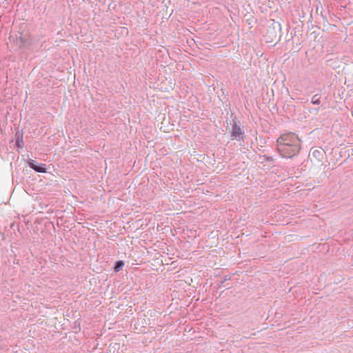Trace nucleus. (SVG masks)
Masks as SVG:
<instances>
[{"label": "nucleus", "mask_w": 353, "mask_h": 353, "mask_svg": "<svg viewBox=\"0 0 353 353\" xmlns=\"http://www.w3.org/2000/svg\"><path fill=\"white\" fill-rule=\"evenodd\" d=\"M28 164L30 168L33 169L37 172L46 173L47 172L46 165L44 163H39L32 159L28 160Z\"/></svg>", "instance_id": "1"}, {"label": "nucleus", "mask_w": 353, "mask_h": 353, "mask_svg": "<svg viewBox=\"0 0 353 353\" xmlns=\"http://www.w3.org/2000/svg\"><path fill=\"white\" fill-rule=\"evenodd\" d=\"M231 136L233 139L241 140L243 138V132L239 125L234 123L232 128Z\"/></svg>", "instance_id": "2"}, {"label": "nucleus", "mask_w": 353, "mask_h": 353, "mask_svg": "<svg viewBox=\"0 0 353 353\" xmlns=\"http://www.w3.org/2000/svg\"><path fill=\"white\" fill-rule=\"evenodd\" d=\"M268 32L271 34L269 37L268 35L265 36V41L268 43H276L277 41V35L274 30H268Z\"/></svg>", "instance_id": "3"}, {"label": "nucleus", "mask_w": 353, "mask_h": 353, "mask_svg": "<svg viewBox=\"0 0 353 353\" xmlns=\"http://www.w3.org/2000/svg\"><path fill=\"white\" fill-rule=\"evenodd\" d=\"M16 145L19 148H23V136L21 134L17 133L16 134Z\"/></svg>", "instance_id": "4"}, {"label": "nucleus", "mask_w": 353, "mask_h": 353, "mask_svg": "<svg viewBox=\"0 0 353 353\" xmlns=\"http://www.w3.org/2000/svg\"><path fill=\"white\" fill-rule=\"evenodd\" d=\"M124 261H121V260H119V261H117L114 263V271L115 272H119L120 270H122V268H123L124 266Z\"/></svg>", "instance_id": "5"}, {"label": "nucleus", "mask_w": 353, "mask_h": 353, "mask_svg": "<svg viewBox=\"0 0 353 353\" xmlns=\"http://www.w3.org/2000/svg\"><path fill=\"white\" fill-rule=\"evenodd\" d=\"M27 39L25 38L21 34L17 38V43L19 46L20 48H23L25 46Z\"/></svg>", "instance_id": "6"}, {"label": "nucleus", "mask_w": 353, "mask_h": 353, "mask_svg": "<svg viewBox=\"0 0 353 353\" xmlns=\"http://www.w3.org/2000/svg\"><path fill=\"white\" fill-rule=\"evenodd\" d=\"M230 279H231V276H230V275L225 276V278H224V280H223V281H222L221 282V283L219 285V288H221V286H223V285L224 282H225V281H228V280H230Z\"/></svg>", "instance_id": "7"}, {"label": "nucleus", "mask_w": 353, "mask_h": 353, "mask_svg": "<svg viewBox=\"0 0 353 353\" xmlns=\"http://www.w3.org/2000/svg\"><path fill=\"white\" fill-rule=\"evenodd\" d=\"M202 157H203L202 161H204L205 163H211L210 161H208V160H210V156L207 155V156H202Z\"/></svg>", "instance_id": "8"}, {"label": "nucleus", "mask_w": 353, "mask_h": 353, "mask_svg": "<svg viewBox=\"0 0 353 353\" xmlns=\"http://www.w3.org/2000/svg\"><path fill=\"white\" fill-rule=\"evenodd\" d=\"M262 157H264V159H265L266 161H272V157L271 156L263 155Z\"/></svg>", "instance_id": "9"}, {"label": "nucleus", "mask_w": 353, "mask_h": 353, "mask_svg": "<svg viewBox=\"0 0 353 353\" xmlns=\"http://www.w3.org/2000/svg\"><path fill=\"white\" fill-rule=\"evenodd\" d=\"M277 141L279 145L284 144V139L283 137L279 138Z\"/></svg>", "instance_id": "10"}, {"label": "nucleus", "mask_w": 353, "mask_h": 353, "mask_svg": "<svg viewBox=\"0 0 353 353\" xmlns=\"http://www.w3.org/2000/svg\"><path fill=\"white\" fill-rule=\"evenodd\" d=\"M312 103L314 104H319V103H320V100L319 99H317L316 100L312 99Z\"/></svg>", "instance_id": "11"}, {"label": "nucleus", "mask_w": 353, "mask_h": 353, "mask_svg": "<svg viewBox=\"0 0 353 353\" xmlns=\"http://www.w3.org/2000/svg\"><path fill=\"white\" fill-rule=\"evenodd\" d=\"M283 157L292 158V157H293L294 156L290 155V156H283Z\"/></svg>", "instance_id": "12"}]
</instances>
